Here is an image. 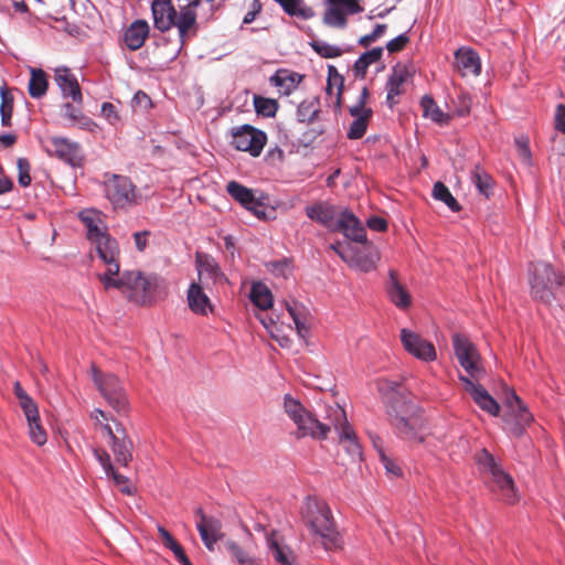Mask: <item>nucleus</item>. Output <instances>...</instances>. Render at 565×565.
<instances>
[{"label":"nucleus","mask_w":565,"mask_h":565,"mask_svg":"<svg viewBox=\"0 0 565 565\" xmlns=\"http://www.w3.org/2000/svg\"><path fill=\"white\" fill-rule=\"evenodd\" d=\"M198 1L179 4V10L172 4V0H152L151 11L153 24L160 32H167L173 26L178 30L179 51L194 39L199 32Z\"/></svg>","instance_id":"nucleus-1"},{"label":"nucleus","mask_w":565,"mask_h":565,"mask_svg":"<svg viewBox=\"0 0 565 565\" xmlns=\"http://www.w3.org/2000/svg\"><path fill=\"white\" fill-rule=\"evenodd\" d=\"M99 281L105 290L118 289L128 301L138 306L152 305L163 288V279L140 270H125L118 276H99Z\"/></svg>","instance_id":"nucleus-2"},{"label":"nucleus","mask_w":565,"mask_h":565,"mask_svg":"<svg viewBox=\"0 0 565 565\" xmlns=\"http://www.w3.org/2000/svg\"><path fill=\"white\" fill-rule=\"evenodd\" d=\"M301 519L315 544L324 550L340 547V533L331 509L324 501L308 497L301 510Z\"/></svg>","instance_id":"nucleus-3"},{"label":"nucleus","mask_w":565,"mask_h":565,"mask_svg":"<svg viewBox=\"0 0 565 565\" xmlns=\"http://www.w3.org/2000/svg\"><path fill=\"white\" fill-rule=\"evenodd\" d=\"M284 409L287 416L296 425L295 436L297 439L311 437L313 439H326L332 428V423L326 417V422L318 420L303 405L286 395L284 397ZM328 413V409L326 411Z\"/></svg>","instance_id":"nucleus-4"},{"label":"nucleus","mask_w":565,"mask_h":565,"mask_svg":"<svg viewBox=\"0 0 565 565\" xmlns=\"http://www.w3.org/2000/svg\"><path fill=\"white\" fill-rule=\"evenodd\" d=\"M284 409L287 416L296 425L295 436L297 439L311 437L313 439H326L332 428V423L326 417V422L318 420L303 405L286 395L284 397ZM328 413V409L326 411Z\"/></svg>","instance_id":"nucleus-5"},{"label":"nucleus","mask_w":565,"mask_h":565,"mask_svg":"<svg viewBox=\"0 0 565 565\" xmlns=\"http://www.w3.org/2000/svg\"><path fill=\"white\" fill-rule=\"evenodd\" d=\"M92 381L106 401V403L118 414H126L129 411V398L121 380L114 373L104 372L94 363L90 365Z\"/></svg>","instance_id":"nucleus-6"},{"label":"nucleus","mask_w":565,"mask_h":565,"mask_svg":"<svg viewBox=\"0 0 565 565\" xmlns=\"http://www.w3.org/2000/svg\"><path fill=\"white\" fill-rule=\"evenodd\" d=\"M104 191L115 210H127L141 201V193L130 178L116 173L104 174Z\"/></svg>","instance_id":"nucleus-7"},{"label":"nucleus","mask_w":565,"mask_h":565,"mask_svg":"<svg viewBox=\"0 0 565 565\" xmlns=\"http://www.w3.org/2000/svg\"><path fill=\"white\" fill-rule=\"evenodd\" d=\"M564 277L550 264L541 263L534 267L531 279V292L534 299L551 303L554 290L563 284Z\"/></svg>","instance_id":"nucleus-8"},{"label":"nucleus","mask_w":565,"mask_h":565,"mask_svg":"<svg viewBox=\"0 0 565 565\" xmlns=\"http://www.w3.org/2000/svg\"><path fill=\"white\" fill-rule=\"evenodd\" d=\"M328 419L332 423V427L339 433L340 445L349 454L352 460H361L362 449L354 430L348 423L345 411L338 404L329 406Z\"/></svg>","instance_id":"nucleus-9"},{"label":"nucleus","mask_w":565,"mask_h":565,"mask_svg":"<svg viewBox=\"0 0 565 565\" xmlns=\"http://www.w3.org/2000/svg\"><path fill=\"white\" fill-rule=\"evenodd\" d=\"M227 193L238 202L243 207L250 211L259 220H268L274 213V209L269 207L265 201L266 195L256 196L252 189L238 183L230 181L226 185Z\"/></svg>","instance_id":"nucleus-10"},{"label":"nucleus","mask_w":565,"mask_h":565,"mask_svg":"<svg viewBox=\"0 0 565 565\" xmlns=\"http://www.w3.org/2000/svg\"><path fill=\"white\" fill-rule=\"evenodd\" d=\"M452 345L455 355L459 364L468 373V377L480 381L484 375V370L480 364V354L475 344L466 335L455 333L452 335Z\"/></svg>","instance_id":"nucleus-11"},{"label":"nucleus","mask_w":565,"mask_h":565,"mask_svg":"<svg viewBox=\"0 0 565 565\" xmlns=\"http://www.w3.org/2000/svg\"><path fill=\"white\" fill-rule=\"evenodd\" d=\"M232 145L239 151L249 152L258 157L266 145V134L250 125H243L232 134Z\"/></svg>","instance_id":"nucleus-12"},{"label":"nucleus","mask_w":565,"mask_h":565,"mask_svg":"<svg viewBox=\"0 0 565 565\" xmlns=\"http://www.w3.org/2000/svg\"><path fill=\"white\" fill-rule=\"evenodd\" d=\"M95 245L99 258L106 266V271L98 274L99 276H118L119 265V247L117 241L113 238L108 232L90 242Z\"/></svg>","instance_id":"nucleus-13"},{"label":"nucleus","mask_w":565,"mask_h":565,"mask_svg":"<svg viewBox=\"0 0 565 565\" xmlns=\"http://www.w3.org/2000/svg\"><path fill=\"white\" fill-rule=\"evenodd\" d=\"M196 529L205 547L213 552L214 545L223 537L222 522L212 515H206L202 508L195 510Z\"/></svg>","instance_id":"nucleus-14"},{"label":"nucleus","mask_w":565,"mask_h":565,"mask_svg":"<svg viewBox=\"0 0 565 565\" xmlns=\"http://www.w3.org/2000/svg\"><path fill=\"white\" fill-rule=\"evenodd\" d=\"M392 425L397 435L411 444H420L425 439L424 419L420 411L406 417H398Z\"/></svg>","instance_id":"nucleus-15"},{"label":"nucleus","mask_w":565,"mask_h":565,"mask_svg":"<svg viewBox=\"0 0 565 565\" xmlns=\"http://www.w3.org/2000/svg\"><path fill=\"white\" fill-rule=\"evenodd\" d=\"M47 151L73 167L81 166L84 160L81 146L63 137L51 138Z\"/></svg>","instance_id":"nucleus-16"},{"label":"nucleus","mask_w":565,"mask_h":565,"mask_svg":"<svg viewBox=\"0 0 565 565\" xmlns=\"http://www.w3.org/2000/svg\"><path fill=\"white\" fill-rule=\"evenodd\" d=\"M401 341L404 349L415 358L423 361L436 360V350L434 344L422 338L419 334L407 329H402Z\"/></svg>","instance_id":"nucleus-17"},{"label":"nucleus","mask_w":565,"mask_h":565,"mask_svg":"<svg viewBox=\"0 0 565 565\" xmlns=\"http://www.w3.org/2000/svg\"><path fill=\"white\" fill-rule=\"evenodd\" d=\"M334 231L341 232L347 238L360 244H369L366 231L361 221L348 209H342Z\"/></svg>","instance_id":"nucleus-18"},{"label":"nucleus","mask_w":565,"mask_h":565,"mask_svg":"<svg viewBox=\"0 0 565 565\" xmlns=\"http://www.w3.org/2000/svg\"><path fill=\"white\" fill-rule=\"evenodd\" d=\"M459 380L465 385V391L470 394L473 402L484 412L492 416H497L500 411L498 402L481 386L476 380H471L466 375H459Z\"/></svg>","instance_id":"nucleus-19"},{"label":"nucleus","mask_w":565,"mask_h":565,"mask_svg":"<svg viewBox=\"0 0 565 565\" xmlns=\"http://www.w3.org/2000/svg\"><path fill=\"white\" fill-rule=\"evenodd\" d=\"M414 71L404 64H396L392 68V73L386 84V103L392 108L395 104V97L405 93V84H407L413 77Z\"/></svg>","instance_id":"nucleus-20"},{"label":"nucleus","mask_w":565,"mask_h":565,"mask_svg":"<svg viewBox=\"0 0 565 565\" xmlns=\"http://www.w3.org/2000/svg\"><path fill=\"white\" fill-rule=\"evenodd\" d=\"M397 387H399L397 384L391 387L392 393L388 397L387 414L391 424L396 422L398 417H406L419 411L417 405Z\"/></svg>","instance_id":"nucleus-21"},{"label":"nucleus","mask_w":565,"mask_h":565,"mask_svg":"<svg viewBox=\"0 0 565 565\" xmlns=\"http://www.w3.org/2000/svg\"><path fill=\"white\" fill-rule=\"evenodd\" d=\"M507 404L514 414V423L510 427V431L513 436L520 437L523 435L525 427L533 422V416L513 391L507 397Z\"/></svg>","instance_id":"nucleus-22"},{"label":"nucleus","mask_w":565,"mask_h":565,"mask_svg":"<svg viewBox=\"0 0 565 565\" xmlns=\"http://www.w3.org/2000/svg\"><path fill=\"white\" fill-rule=\"evenodd\" d=\"M341 210L342 209L327 202H320L307 206L306 214L310 220L334 231Z\"/></svg>","instance_id":"nucleus-23"},{"label":"nucleus","mask_w":565,"mask_h":565,"mask_svg":"<svg viewBox=\"0 0 565 565\" xmlns=\"http://www.w3.org/2000/svg\"><path fill=\"white\" fill-rule=\"evenodd\" d=\"M456 68L462 77L478 76L481 62L478 53L469 47H460L455 53Z\"/></svg>","instance_id":"nucleus-24"},{"label":"nucleus","mask_w":565,"mask_h":565,"mask_svg":"<svg viewBox=\"0 0 565 565\" xmlns=\"http://www.w3.org/2000/svg\"><path fill=\"white\" fill-rule=\"evenodd\" d=\"M386 294L388 299L402 310L408 309L412 306V296L408 290L398 280L396 270L388 271V280L386 282Z\"/></svg>","instance_id":"nucleus-25"},{"label":"nucleus","mask_w":565,"mask_h":565,"mask_svg":"<svg viewBox=\"0 0 565 565\" xmlns=\"http://www.w3.org/2000/svg\"><path fill=\"white\" fill-rule=\"evenodd\" d=\"M150 33L149 23L146 20H135L122 34V41L126 47L130 51L139 50Z\"/></svg>","instance_id":"nucleus-26"},{"label":"nucleus","mask_w":565,"mask_h":565,"mask_svg":"<svg viewBox=\"0 0 565 565\" xmlns=\"http://www.w3.org/2000/svg\"><path fill=\"white\" fill-rule=\"evenodd\" d=\"M189 308L196 315L206 316L213 311V305L203 290L202 282H192L186 292Z\"/></svg>","instance_id":"nucleus-27"},{"label":"nucleus","mask_w":565,"mask_h":565,"mask_svg":"<svg viewBox=\"0 0 565 565\" xmlns=\"http://www.w3.org/2000/svg\"><path fill=\"white\" fill-rule=\"evenodd\" d=\"M55 82L65 97H71L73 102L82 104L83 96L76 77L66 67L55 70Z\"/></svg>","instance_id":"nucleus-28"},{"label":"nucleus","mask_w":565,"mask_h":565,"mask_svg":"<svg viewBox=\"0 0 565 565\" xmlns=\"http://www.w3.org/2000/svg\"><path fill=\"white\" fill-rule=\"evenodd\" d=\"M78 218L86 228L89 242L107 233V227L102 220L99 211L94 209L83 210L78 213Z\"/></svg>","instance_id":"nucleus-29"},{"label":"nucleus","mask_w":565,"mask_h":565,"mask_svg":"<svg viewBox=\"0 0 565 565\" xmlns=\"http://www.w3.org/2000/svg\"><path fill=\"white\" fill-rule=\"evenodd\" d=\"M349 113L352 117H354V120L350 125L348 138L352 140L360 139L366 132L369 122L373 115V110L371 108L350 107Z\"/></svg>","instance_id":"nucleus-30"},{"label":"nucleus","mask_w":565,"mask_h":565,"mask_svg":"<svg viewBox=\"0 0 565 565\" xmlns=\"http://www.w3.org/2000/svg\"><path fill=\"white\" fill-rule=\"evenodd\" d=\"M301 79L302 76L298 73L281 68L270 76L269 82L280 95H289L298 87Z\"/></svg>","instance_id":"nucleus-31"},{"label":"nucleus","mask_w":565,"mask_h":565,"mask_svg":"<svg viewBox=\"0 0 565 565\" xmlns=\"http://www.w3.org/2000/svg\"><path fill=\"white\" fill-rule=\"evenodd\" d=\"M196 268L199 281L204 282V278H210L213 282H220L225 277L217 263L206 254H196Z\"/></svg>","instance_id":"nucleus-32"},{"label":"nucleus","mask_w":565,"mask_h":565,"mask_svg":"<svg viewBox=\"0 0 565 565\" xmlns=\"http://www.w3.org/2000/svg\"><path fill=\"white\" fill-rule=\"evenodd\" d=\"M110 448L116 461L124 467H127L132 460V440L125 428H121L120 436L111 440Z\"/></svg>","instance_id":"nucleus-33"},{"label":"nucleus","mask_w":565,"mask_h":565,"mask_svg":"<svg viewBox=\"0 0 565 565\" xmlns=\"http://www.w3.org/2000/svg\"><path fill=\"white\" fill-rule=\"evenodd\" d=\"M286 309L295 322L298 335L306 339L309 335L310 323L307 309L297 301L287 302Z\"/></svg>","instance_id":"nucleus-34"},{"label":"nucleus","mask_w":565,"mask_h":565,"mask_svg":"<svg viewBox=\"0 0 565 565\" xmlns=\"http://www.w3.org/2000/svg\"><path fill=\"white\" fill-rule=\"evenodd\" d=\"M492 481L500 490L502 499L507 503L514 504L518 502L519 497L514 488V482L511 476L504 472L502 468L492 476Z\"/></svg>","instance_id":"nucleus-35"},{"label":"nucleus","mask_w":565,"mask_h":565,"mask_svg":"<svg viewBox=\"0 0 565 565\" xmlns=\"http://www.w3.org/2000/svg\"><path fill=\"white\" fill-rule=\"evenodd\" d=\"M341 259L345 262L350 267L359 269L363 273H369L376 267L375 260L372 256L366 255L353 247L350 253L341 254Z\"/></svg>","instance_id":"nucleus-36"},{"label":"nucleus","mask_w":565,"mask_h":565,"mask_svg":"<svg viewBox=\"0 0 565 565\" xmlns=\"http://www.w3.org/2000/svg\"><path fill=\"white\" fill-rule=\"evenodd\" d=\"M420 106L423 108L424 117L431 119L434 122L440 126L449 124L451 118L450 115L444 113L431 96H423L420 100Z\"/></svg>","instance_id":"nucleus-37"},{"label":"nucleus","mask_w":565,"mask_h":565,"mask_svg":"<svg viewBox=\"0 0 565 565\" xmlns=\"http://www.w3.org/2000/svg\"><path fill=\"white\" fill-rule=\"evenodd\" d=\"M290 17H297L302 20L311 19L315 15L313 10L306 6L303 0H275Z\"/></svg>","instance_id":"nucleus-38"},{"label":"nucleus","mask_w":565,"mask_h":565,"mask_svg":"<svg viewBox=\"0 0 565 565\" xmlns=\"http://www.w3.org/2000/svg\"><path fill=\"white\" fill-rule=\"evenodd\" d=\"M383 49L374 47L365 53H363L354 63L353 72L356 77L364 78L366 75V71L370 65L379 62L382 57Z\"/></svg>","instance_id":"nucleus-39"},{"label":"nucleus","mask_w":565,"mask_h":565,"mask_svg":"<svg viewBox=\"0 0 565 565\" xmlns=\"http://www.w3.org/2000/svg\"><path fill=\"white\" fill-rule=\"evenodd\" d=\"M249 297L253 303L262 310H267L273 306V295L263 282L252 285Z\"/></svg>","instance_id":"nucleus-40"},{"label":"nucleus","mask_w":565,"mask_h":565,"mask_svg":"<svg viewBox=\"0 0 565 565\" xmlns=\"http://www.w3.org/2000/svg\"><path fill=\"white\" fill-rule=\"evenodd\" d=\"M47 90V77L44 71L33 68L29 81V94L32 98H41Z\"/></svg>","instance_id":"nucleus-41"},{"label":"nucleus","mask_w":565,"mask_h":565,"mask_svg":"<svg viewBox=\"0 0 565 565\" xmlns=\"http://www.w3.org/2000/svg\"><path fill=\"white\" fill-rule=\"evenodd\" d=\"M319 99L312 97L301 102L297 109V118L301 122H313L319 115Z\"/></svg>","instance_id":"nucleus-42"},{"label":"nucleus","mask_w":565,"mask_h":565,"mask_svg":"<svg viewBox=\"0 0 565 565\" xmlns=\"http://www.w3.org/2000/svg\"><path fill=\"white\" fill-rule=\"evenodd\" d=\"M471 181L480 194L484 195L486 198L491 195L493 179L489 173L481 169L480 166L475 167V170L471 173Z\"/></svg>","instance_id":"nucleus-43"},{"label":"nucleus","mask_w":565,"mask_h":565,"mask_svg":"<svg viewBox=\"0 0 565 565\" xmlns=\"http://www.w3.org/2000/svg\"><path fill=\"white\" fill-rule=\"evenodd\" d=\"M267 544L276 562L282 565H291L294 558L291 551L288 547L280 545L274 534L267 537Z\"/></svg>","instance_id":"nucleus-44"},{"label":"nucleus","mask_w":565,"mask_h":565,"mask_svg":"<svg viewBox=\"0 0 565 565\" xmlns=\"http://www.w3.org/2000/svg\"><path fill=\"white\" fill-rule=\"evenodd\" d=\"M433 196L444 202L452 212H459L461 210V205L450 193L449 189L440 181L434 184Z\"/></svg>","instance_id":"nucleus-45"},{"label":"nucleus","mask_w":565,"mask_h":565,"mask_svg":"<svg viewBox=\"0 0 565 565\" xmlns=\"http://www.w3.org/2000/svg\"><path fill=\"white\" fill-rule=\"evenodd\" d=\"M0 97H1V104H0L1 124L4 127H10L12 111H13V96L7 89V87L2 86V87H0Z\"/></svg>","instance_id":"nucleus-46"},{"label":"nucleus","mask_w":565,"mask_h":565,"mask_svg":"<svg viewBox=\"0 0 565 565\" xmlns=\"http://www.w3.org/2000/svg\"><path fill=\"white\" fill-rule=\"evenodd\" d=\"M253 102L255 111L263 117H275L279 108L276 99L266 98L259 95H254Z\"/></svg>","instance_id":"nucleus-47"},{"label":"nucleus","mask_w":565,"mask_h":565,"mask_svg":"<svg viewBox=\"0 0 565 565\" xmlns=\"http://www.w3.org/2000/svg\"><path fill=\"white\" fill-rule=\"evenodd\" d=\"M64 115L74 125H77L81 128L92 129V127L95 126V124L92 121L89 117L85 116L79 108L75 107L70 103L64 105Z\"/></svg>","instance_id":"nucleus-48"},{"label":"nucleus","mask_w":565,"mask_h":565,"mask_svg":"<svg viewBox=\"0 0 565 565\" xmlns=\"http://www.w3.org/2000/svg\"><path fill=\"white\" fill-rule=\"evenodd\" d=\"M347 11L338 7H329L326 12L323 20L331 26L343 28L347 24Z\"/></svg>","instance_id":"nucleus-49"},{"label":"nucleus","mask_w":565,"mask_h":565,"mask_svg":"<svg viewBox=\"0 0 565 565\" xmlns=\"http://www.w3.org/2000/svg\"><path fill=\"white\" fill-rule=\"evenodd\" d=\"M311 47L317 54L324 58H333L342 55V50L337 46L329 44L324 41H313Z\"/></svg>","instance_id":"nucleus-50"},{"label":"nucleus","mask_w":565,"mask_h":565,"mask_svg":"<svg viewBox=\"0 0 565 565\" xmlns=\"http://www.w3.org/2000/svg\"><path fill=\"white\" fill-rule=\"evenodd\" d=\"M477 463L483 469L487 470L493 476L498 470L501 469V466L495 461L494 457L487 450L481 449L476 455Z\"/></svg>","instance_id":"nucleus-51"},{"label":"nucleus","mask_w":565,"mask_h":565,"mask_svg":"<svg viewBox=\"0 0 565 565\" xmlns=\"http://www.w3.org/2000/svg\"><path fill=\"white\" fill-rule=\"evenodd\" d=\"M477 463L483 469L487 470L493 476L498 470L501 469V466L495 461L494 457L487 450L481 449L476 455Z\"/></svg>","instance_id":"nucleus-52"},{"label":"nucleus","mask_w":565,"mask_h":565,"mask_svg":"<svg viewBox=\"0 0 565 565\" xmlns=\"http://www.w3.org/2000/svg\"><path fill=\"white\" fill-rule=\"evenodd\" d=\"M29 435L31 440L38 446H43L46 443L47 435L43 426L41 425L40 417L28 422Z\"/></svg>","instance_id":"nucleus-53"},{"label":"nucleus","mask_w":565,"mask_h":565,"mask_svg":"<svg viewBox=\"0 0 565 565\" xmlns=\"http://www.w3.org/2000/svg\"><path fill=\"white\" fill-rule=\"evenodd\" d=\"M227 548L230 550L233 557L239 565H259L258 562L248 555L241 546H238L234 542L227 543Z\"/></svg>","instance_id":"nucleus-54"},{"label":"nucleus","mask_w":565,"mask_h":565,"mask_svg":"<svg viewBox=\"0 0 565 565\" xmlns=\"http://www.w3.org/2000/svg\"><path fill=\"white\" fill-rule=\"evenodd\" d=\"M18 167V181L19 184L23 188H26L31 184V164L26 158H19L17 161Z\"/></svg>","instance_id":"nucleus-55"},{"label":"nucleus","mask_w":565,"mask_h":565,"mask_svg":"<svg viewBox=\"0 0 565 565\" xmlns=\"http://www.w3.org/2000/svg\"><path fill=\"white\" fill-rule=\"evenodd\" d=\"M268 266L270 271L277 277L287 278L292 273V264L287 258L271 262Z\"/></svg>","instance_id":"nucleus-56"},{"label":"nucleus","mask_w":565,"mask_h":565,"mask_svg":"<svg viewBox=\"0 0 565 565\" xmlns=\"http://www.w3.org/2000/svg\"><path fill=\"white\" fill-rule=\"evenodd\" d=\"M380 460L383 463L386 472L393 477L402 476L401 467L394 459L390 458L382 449L379 450Z\"/></svg>","instance_id":"nucleus-57"},{"label":"nucleus","mask_w":565,"mask_h":565,"mask_svg":"<svg viewBox=\"0 0 565 565\" xmlns=\"http://www.w3.org/2000/svg\"><path fill=\"white\" fill-rule=\"evenodd\" d=\"M105 473L107 475V477H109L114 480L116 486L120 487V491L122 493H125V494L132 493V489L129 486V479L127 477L120 475L119 472H117L114 467H113V471H106Z\"/></svg>","instance_id":"nucleus-58"},{"label":"nucleus","mask_w":565,"mask_h":565,"mask_svg":"<svg viewBox=\"0 0 565 565\" xmlns=\"http://www.w3.org/2000/svg\"><path fill=\"white\" fill-rule=\"evenodd\" d=\"M19 405L24 413L26 422H31L34 418L40 417L38 404L34 402V399L32 397H29L25 401L19 402Z\"/></svg>","instance_id":"nucleus-59"},{"label":"nucleus","mask_w":565,"mask_h":565,"mask_svg":"<svg viewBox=\"0 0 565 565\" xmlns=\"http://www.w3.org/2000/svg\"><path fill=\"white\" fill-rule=\"evenodd\" d=\"M515 147L519 157L525 164H531L532 153L529 146V140L524 137L515 139Z\"/></svg>","instance_id":"nucleus-60"},{"label":"nucleus","mask_w":565,"mask_h":565,"mask_svg":"<svg viewBox=\"0 0 565 565\" xmlns=\"http://www.w3.org/2000/svg\"><path fill=\"white\" fill-rule=\"evenodd\" d=\"M387 30L386 24H376L374 30L366 35H363L359 40V44L367 47L371 43L375 42L377 39H380Z\"/></svg>","instance_id":"nucleus-61"},{"label":"nucleus","mask_w":565,"mask_h":565,"mask_svg":"<svg viewBox=\"0 0 565 565\" xmlns=\"http://www.w3.org/2000/svg\"><path fill=\"white\" fill-rule=\"evenodd\" d=\"M328 2L331 7L341 8L350 14L362 11V8L356 0H328Z\"/></svg>","instance_id":"nucleus-62"},{"label":"nucleus","mask_w":565,"mask_h":565,"mask_svg":"<svg viewBox=\"0 0 565 565\" xmlns=\"http://www.w3.org/2000/svg\"><path fill=\"white\" fill-rule=\"evenodd\" d=\"M102 116L110 124L116 125L120 121L117 108L113 103H103L100 108Z\"/></svg>","instance_id":"nucleus-63"},{"label":"nucleus","mask_w":565,"mask_h":565,"mask_svg":"<svg viewBox=\"0 0 565 565\" xmlns=\"http://www.w3.org/2000/svg\"><path fill=\"white\" fill-rule=\"evenodd\" d=\"M409 41V36L406 33H402L386 43V50L390 53L401 52L406 47Z\"/></svg>","instance_id":"nucleus-64"}]
</instances>
